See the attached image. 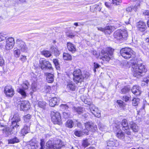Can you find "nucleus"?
Masks as SVG:
<instances>
[{
  "mask_svg": "<svg viewBox=\"0 0 149 149\" xmlns=\"http://www.w3.org/2000/svg\"><path fill=\"white\" fill-rule=\"evenodd\" d=\"M131 70L133 76L137 78H139L141 74L145 73L147 71L145 66L142 64L137 65L136 59L131 60Z\"/></svg>",
  "mask_w": 149,
  "mask_h": 149,
  "instance_id": "1",
  "label": "nucleus"
},
{
  "mask_svg": "<svg viewBox=\"0 0 149 149\" xmlns=\"http://www.w3.org/2000/svg\"><path fill=\"white\" fill-rule=\"evenodd\" d=\"M90 74L86 71L84 72L83 74L80 69H75L73 72V79L76 83H81L84 79H87L89 76Z\"/></svg>",
  "mask_w": 149,
  "mask_h": 149,
  "instance_id": "2",
  "label": "nucleus"
},
{
  "mask_svg": "<svg viewBox=\"0 0 149 149\" xmlns=\"http://www.w3.org/2000/svg\"><path fill=\"white\" fill-rule=\"evenodd\" d=\"M113 49L110 47H107L105 49L102 50L100 53L98 57L100 59L102 60L103 62H108L113 54Z\"/></svg>",
  "mask_w": 149,
  "mask_h": 149,
  "instance_id": "3",
  "label": "nucleus"
},
{
  "mask_svg": "<svg viewBox=\"0 0 149 149\" xmlns=\"http://www.w3.org/2000/svg\"><path fill=\"white\" fill-rule=\"evenodd\" d=\"M12 120V130L15 132H17L18 129H19V124L18 122L20 120V118L18 112H15L14 114Z\"/></svg>",
  "mask_w": 149,
  "mask_h": 149,
  "instance_id": "4",
  "label": "nucleus"
},
{
  "mask_svg": "<svg viewBox=\"0 0 149 149\" xmlns=\"http://www.w3.org/2000/svg\"><path fill=\"white\" fill-rule=\"evenodd\" d=\"M47 149H59L64 146L63 143L59 139L56 140L54 143L52 144L51 141L47 142L46 144Z\"/></svg>",
  "mask_w": 149,
  "mask_h": 149,
  "instance_id": "5",
  "label": "nucleus"
},
{
  "mask_svg": "<svg viewBox=\"0 0 149 149\" xmlns=\"http://www.w3.org/2000/svg\"><path fill=\"white\" fill-rule=\"evenodd\" d=\"M127 36V33L125 30H118L114 34V38L118 40H121L125 39Z\"/></svg>",
  "mask_w": 149,
  "mask_h": 149,
  "instance_id": "6",
  "label": "nucleus"
},
{
  "mask_svg": "<svg viewBox=\"0 0 149 149\" xmlns=\"http://www.w3.org/2000/svg\"><path fill=\"white\" fill-rule=\"evenodd\" d=\"M29 86V83L28 81H25L22 84L21 86H19L17 88V91L22 95L23 98H25L27 96L25 90L28 89Z\"/></svg>",
  "mask_w": 149,
  "mask_h": 149,
  "instance_id": "7",
  "label": "nucleus"
},
{
  "mask_svg": "<svg viewBox=\"0 0 149 149\" xmlns=\"http://www.w3.org/2000/svg\"><path fill=\"white\" fill-rule=\"evenodd\" d=\"M16 44L17 47L22 52H26L28 51L27 47L25 43L22 40L19 39L16 40Z\"/></svg>",
  "mask_w": 149,
  "mask_h": 149,
  "instance_id": "8",
  "label": "nucleus"
},
{
  "mask_svg": "<svg viewBox=\"0 0 149 149\" xmlns=\"http://www.w3.org/2000/svg\"><path fill=\"white\" fill-rule=\"evenodd\" d=\"M51 120L54 124H57L61 120L60 113L55 111H52L51 113Z\"/></svg>",
  "mask_w": 149,
  "mask_h": 149,
  "instance_id": "9",
  "label": "nucleus"
},
{
  "mask_svg": "<svg viewBox=\"0 0 149 149\" xmlns=\"http://www.w3.org/2000/svg\"><path fill=\"white\" fill-rule=\"evenodd\" d=\"M4 93L7 97H11L14 94V89L10 85H7L4 88Z\"/></svg>",
  "mask_w": 149,
  "mask_h": 149,
  "instance_id": "10",
  "label": "nucleus"
},
{
  "mask_svg": "<svg viewBox=\"0 0 149 149\" xmlns=\"http://www.w3.org/2000/svg\"><path fill=\"white\" fill-rule=\"evenodd\" d=\"M39 62L40 67L42 69L45 68L50 69L52 68L51 63L44 58L40 59Z\"/></svg>",
  "mask_w": 149,
  "mask_h": 149,
  "instance_id": "11",
  "label": "nucleus"
},
{
  "mask_svg": "<svg viewBox=\"0 0 149 149\" xmlns=\"http://www.w3.org/2000/svg\"><path fill=\"white\" fill-rule=\"evenodd\" d=\"M130 49L125 47L122 49L120 51L121 55L125 58L129 59L130 58Z\"/></svg>",
  "mask_w": 149,
  "mask_h": 149,
  "instance_id": "12",
  "label": "nucleus"
},
{
  "mask_svg": "<svg viewBox=\"0 0 149 149\" xmlns=\"http://www.w3.org/2000/svg\"><path fill=\"white\" fill-rule=\"evenodd\" d=\"M89 108L92 113L97 118H99L101 116L100 111L94 105H92L90 106Z\"/></svg>",
  "mask_w": 149,
  "mask_h": 149,
  "instance_id": "13",
  "label": "nucleus"
},
{
  "mask_svg": "<svg viewBox=\"0 0 149 149\" xmlns=\"http://www.w3.org/2000/svg\"><path fill=\"white\" fill-rule=\"evenodd\" d=\"M121 125L122 126V130L124 131L125 133L127 135H130V129L129 128L127 120L125 119L123 120L122 122Z\"/></svg>",
  "mask_w": 149,
  "mask_h": 149,
  "instance_id": "14",
  "label": "nucleus"
},
{
  "mask_svg": "<svg viewBox=\"0 0 149 149\" xmlns=\"http://www.w3.org/2000/svg\"><path fill=\"white\" fill-rule=\"evenodd\" d=\"M30 107L29 102L27 101H22L21 102L20 110L26 111L29 110Z\"/></svg>",
  "mask_w": 149,
  "mask_h": 149,
  "instance_id": "15",
  "label": "nucleus"
},
{
  "mask_svg": "<svg viewBox=\"0 0 149 149\" xmlns=\"http://www.w3.org/2000/svg\"><path fill=\"white\" fill-rule=\"evenodd\" d=\"M136 26L138 30L142 32L145 31L146 28V23L141 21L137 23Z\"/></svg>",
  "mask_w": 149,
  "mask_h": 149,
  "instance_id": "16",
  "label": "nucleus"
},
{
  "mask_svg": "<svg viewBox=\"0 0 149 149\" xmlns=\"http://www.w3.org/2000/svg\"><path fill=\"white\" fill-rule=\"evenodd\" d=\"M67 47L68 50L72 53H74L76 51V46L73 44L69 42L67 44Z\"/></svg>",
  "mask_w": 149,
  "mask_h": 149,
  "instance_id": "17",
  "label": "nucleus"
},
{
  "mask_svg": "<svg viewBox=\"0 0 149 149\" xmlns=\"http://www.w3.org/2000/svg\"><path fill=\"white\" fill-rule=\"evenodd\" d=\"M59 102V100L56 97L51 98L49 100V105L52 107H54Z\"/></svg>",
  "mask_w": 149,
  "mask_h": 149,
  "instance_id": "18",
  "label": "nucleus"
},
{
  "mask_svg": "<svg viewBox=\"0 0 149 149\" xmlns=\"http://www.w3.org/2000/svg\"><path fill=\"white\" fill-rule=\"evenodd\" d=\"M139 87L137 85L134 86L131 90L132 93L136 95H139L141 92L139 90Z\"/></svg>",
  "mask_w": 149,
  "mask_h": 149,
  "instance_id": "19",
  "label": "nucleus"
},
{
  "mask_svg": "<svg viewBox=\"0 0 149 149\" xmlns=\"http://www.w3.org/2000/svg\"><path fill=\"white\" fill-rule=\"evenodd\" d=\"M76 86L75 84L72 82L69 83L67 86V89L69 91H74L75 90Z\"/></svg>",
  "mask_w": 149,
  "mask_h": 149,
  "instance_id": "20",
  "label": "nucleus"
},
{
  "mask_svg": "<svg viewBox=\"0 0 149 149\" xmlns=\"http://www.w3.org/2000/svg\"><path fill=\"white\" fill-rule=\"evenodd\" d=\"M46 79L49 83H52L54 80V75L50 73H46Z\"/></svg>",
  "mask_w": 149,
  "mask_h": 149,
  "instance_id": "21",
  "label": "nucleus"
},
{
  "mask_svg": "<svg viewBox=\"0 0 149 149\" xmlns=\"http://www.w3.org/2000/svg\"><path fill=\"white\" fill-rule=\"evenodd\" d=\"M115 28L112 26H108L105 28V33L109 34Z\"/></svg>",
  "mask_w": 149,
  "mask_h": 149,
  "instance_id": "22",
  "label": "nucleus"
},
{
  "mask_svg": "<svg viewBox=\"0 0 149 149\" xmlns=\"http://www.w3.org/2000/svg\"><path fill=\"white\" fill-rule=\"evenodd\" d=\"M92 124V123L91 122H88L85 123L86 129H84V131L85 132V133L86 134H88V132L89 131H90Z\"/></svg>",
  "mask_w": 149,
  "mask_h": 149,
  "instance_id": "23",
  "label": "nucleus"
},
{
  "mask_svg": "<svg viewBox=\"0 0 149 149\" xmlns=\"http://www.w3.org/2000/svg\"><path fill=\"white\" fill-rule=\"evenodd\" d=\"M29 131V128L28 126L24 125V127L22 129L21 132V134L22 136H24L27 134Z\"/></svg>",
  "mask_w": 149,
  "mask_h": 149,
  "instance_id": "24",
  "label": "nucleus"
},
{
  "mask_svg": "<svg viewBox=\"0 0 149 149\" xmlns=\"http://www.w3.org/2000/svg\"><path fill=\"white\" fill-rule=\"evenodd\" d=\"M116 141L114 139H111L107 141V146L110 147H113L114 146H116Z\"/></svg>",
  "mask_w": 149,
  "mask_h": 149,
  "instance_id": "25",
  "label": "nucleus"
},
{
  "mask_svg": "<svg viewBox=\"0 0 149 149\" xmlns=\"http://www.w3.org/2000/svg\"><path fill=\"white\" fill-rule=\"evenodd\" d=\"M4 133H5L7 136L13 133H16L12 130V125L11 126V128L9 127H7L3 130Z\"/></svg>",
  "mask_w": 149,
  "mask_h": 149,
  "instance_id": "26",
  "label": "nucleus"
},
{
  "mask_svg": "<svg viewBox=\"0 0 149 149\" xmlns=\"http://www.w3.org/2000/svg\"><path fill=\"white\" fill-rule=\"evenodd\" d=\"M85 132L75 130L74 131V134L76 136L80 137L82 136L84 134H86L85 133Z\"/></svg>",
  "mask_w": 149,
  "mask_h": 149,
  "instance_id": "27",
  "label": "nucleus"
},
{
  "mask_svg": "<svg viewBox=\"0 0 149 149\" xmlns=\"http://www.w3.org/2000/svg\"><path fill=\"white\" fill-rule=\"evenodd\" d=\"M72 102L68 103L67 104H62L61 105V107L63 109L65 110H68V108L72 107Z\"/></svg>",
  "mask_w": 149,
  "mask_h": 149,
  "instance_id": "28",
  "label": "nucleus"
},
{
  "mask_svg": "<svg viewBox=\"0 0 149 149\" xmlns=\"http://www.w3.org/2000/svg\"><path fill=\"white\" fill-rule=\"evenodd\" d=\"M74 125V122L71 120H68L66 123V127L70 128H72Z\"/></svg>",
  "mask_w": 149,
  "mask_h": 149,
  "instance_id": "29",
  "label": "nucleus"
},
{
  "mask_svg": "<svg viewBox=\"0 0 149 149\" xmlns=\"http://www.w3.org/2000/svg\"><path fill=\"white\" fill-rule=\"evenodd\" d=\"M19 142V140L17 137H15L13 138H12L8 140V143L14 144L15 143H18Z\"/></svg>",
  "mask_w": 149,
  "mask_h": 149,
  "instance_id": "30",
  "label": "nucleus"
},
{
  "mask_svg": "<svg viewBox=\"0 0 149 149\" xmlns=\"http://www.w3.org/2000/svg\"><path fill=\"white\" fill-rule=\"evenodd\" d=\"M51 51L54 53L56 55H58L59 54V52L58 50L56 47L52 46L50 48Z\"/></svg>",
  "mask_w": 149,
  "mask_h": 149,
  "instance_id": "31",
  "label": "nucleus"
},
{
  "mask_svg": "<svg viewBox=\"0 0 149 149\" xmlns=\"http://www.w3.org/2000/svg\"><path fill=\"white\" fill-rule=\"evenodd\" d=\"M63 57L64 60H71L72 59V57L71 55L67 53L63 54Z\"/></svg>",
  "mask_w": 149,
  "mask_h": 149,
  "instance_id": "32",
  "label": "nucleus"
},
{
  "mask_svg": "<svg viewBox=\"0 0 149 149\" xmlns=\"http://www.w3.org/2000/svg\"><path fill=\"white\" fill-rule=\"evenodd\" d=\"M31 115L29 114H27L24 116L23 119L25 123H29L31 118Z\"/></svg>",
  "mask_w": 149,
  "mask_h": 149,
  "instance_id": "33",
  "label": "nucleus"
},
{
  "mask_svg": "<svg viewBox=\"0 0 149 149\" xmlns=\"http://www.w3.org/2000/svg\"><path fill=\"white\" fill-rule=\"evenodd\" d=\"M131 128H132L133 131L134 132H137L139 130L138 126L135 123H133L131 125Z\"/></svg>",
  "mask_w": 149,
  "mask_h": 149,
  "instance_id": "34",
  "label": "nucleus"
},
{
  "mask_svg": "<svg viewBox=\"0 0 149 149\" xmlns=\"http://www.w3.org/2000/svg\"><path fill=\"white\" fill-rule=\"evenodd\" d=\"M42 54L46 57H49L51 56L50 52L47 50L42 51Z\"/></svg>",
  "mask_w": 149,
  "mask_h": 149,
  "instance_id": "35",
  "label": "nucleus"
},
{
  "mask_svg": "<svg viewBox=\"0 0 149 149\" xmlns=\"http://www.w3.org/2000/svg\"><path fill=\"white\" fill-rule=\"evenodd\" d=\"M130 90V87L129 86H125L121 90V93L123 94H125L128 93Z\"/></svg>",
  "mask_w": 149,
  "mask_h": 149,
  "instance_id": "36",
  "label": "nucleus"
},
{
  "mask_svg": "<svg viewBox=\"0 0 149 149\" xmlns=\"http://www.w3.org/2000/svg\"><path fill=\"white\" fill-rule=\"evenodd\" d=\"M19 49H18L17 48H15L14 49V54L16 57H19L20 54V51Z\"/></svg>",
  "mask_w": 149,
  "mask_h": 149,
  "instance_id": "37",
  "label": "nucleus"
},
{
  "mask_svg": "<svg viewBox=\"0 0 149 149\" xmlns=\"http://www.w3.org/2000/svg\"><path fill=\"white\" fill-rule=\"evenodd\" d=\"M74 111L77 112L79 114H81L83 113V109L81 107H79L77 108L74 107Z\"/></svg>",
  "mask_w": 149,
  "mask_h": 149,
  "instance_id": "38",
  "label": "nucleus"
},
{
  "mask_svg": "<svg viewBox=\"0 0 149 149\" xmlns=\"http://www.w3.org/2000/svg\"><path fill=\"white\" fill-rule=\"evenodd\" d=\"M139 100L140 99L139 98H134L132 101V105L134 106H137Z\"/></svg>",
  "mask_w": 149,
  "mask_h": 149,
  "instance_id": "39",
  "label": "nucleus"
},
{
  "mask_svg": "<svg viewBox=\"0 0 149 149\" xmlns=\"http://www.w3.org/2000/svg\"><path fill=\"white\" fill-rule=\"evenodd\" d=\"M6 43L10 44H11L14 45V40L13 38L9 37L7 39Z\"/></svg>",
  "mask_w": 149,
  "mask_h": 149,
  "instance_id": "40",
  "label": "nucleus"
},
{
  "mask_svg": "<svg viewBox=\"0 0 149 149\" xmlns=\"http://www.w3.org/2000/svg\"><path fill=\"white\" fill-rule=\"evenodd\" d=\"M124 134L120 131L116 134V136L119 139H122L124 137Z\"/></svg>",
  "mask_w": 149,
  "mask_h": 149,
  "instance_id": "41",
  "label": "nucleus"
},
{
  "mask_svg": "<svg viewBox=\"0 0 149 149\" xmlns=\"http://www.w3.org/2000/svg\"><path fill=\"white\" fill-rule=\"evenodd\" d=\"M38 106L40 108H44L46 105V102L44 101H39L38 102Z\"/></svg>",
  "mask_w": 149,
  "mask_h": 149,
  "instance_id": "42",
  "label": "nucleus"
},
{
  "mask_svg": "<svg viewBox=\"0 0 149 149\" xmlns=\"http://www.w3.org/2000/svg\"><path fill=\"white\" fill-rule=\"evenodd\" d=\"M99 128L102 131H107V127L105 125L102 124H100L99 125Z\"/></svg>",
  "mask_w": 149,
  "mask_h": 149,
  "instance_id": "43",
  "label": "nucleus"
},
{
  "mask_svg": "<svg viewBox=\"0 0 149 149\" xmlns=\"http://www.w3.org/2000/svg\"><path fill=\"white\" fill-rule=\"evenodd\" d=\"M35 140H32L30 142V145L33 148H32V149H34V148H35V146H37V145L36 144V143L35 142Z\"/></svg>",
  "mask_w": 149,
  "mask_h": 149,
  "instance_id": "44",
  "label": "nucleus"
},
{
  "mask_svg": "<svg viewBox=\"0 0 149 149\" xmlns=\"http://www.w3.org/2000/svg\"><path fill=\"white\" fill-rule=\"evenodd\" d=\"M14 46V45L11 44L6 43V45L5 46V49L7 50H9L12 48Z\"/></svg>",
  "mask_w": 149,
  "mask_h": 149,
  "instance_id": "45",
  "label": "nucleus"
},
{
  "mask_svg": "<svg viewBox=\"0 0 149 149\" xmlns=\"http://www.w3.org/2000/svg\"><path fill=\"white\" fill-rule=\"evenodd\" d=\"M97 129L96 125L92 123V125L90 129V131L94 132Z\"/></svg>",
  "mask_w": 149,
  "mask_h": 149,
  "instance_id": "46",
  "label": "nucleus"
},
{
  "mask_svg": "<svg viewBox=\"0 0 149 149\" xmlns=\"http://www.w3.org/2000/svg\"><path fill=\"white\" fill-rule=\"evenodd\" d=\"M6 35L3 33H0V42L5 40L6 38Z\"/></svg>",
  "mask_w": 149,
  "mask_h": 149,
  "instance_id": "47",
  "label": "nucleus"
},
{
  "mask_svg": "<svg viewBox=\"0 0 149 149\" xmlns=\"http://www.w3.org/2000/svg\"><path fill=\"white\" fill-rule=\"evenodd\" d=\"M89 145V143L88 141V140L86 139V140H84L82 143V145L84 146V148H85L87 146H88Z\"/></svg>",
  "mask_w": 149,
  "mask_h": 149,
  "instance_id": "48",
  "label": "nucleus"
},
{
  "mask_svg": "<svg viewBox=\"0 0 149 149\" xmlns=\"http://www.w3.org/2000/svg\"><path fill=\"white\" fill-rule=\"evenodd\" d=\"M63 117L65 118H67L70 117V112H64L63 113Z\"/></svg>",
  "mask_w": 149,
  "mask_h": 149,
  "instance_id": "49",
  "label": "nucleus"
},
{
  "mask_svg": "<svg viewBox=\"0 0 149 149\" xmlns=\"http://www.w3.org/2000/svg\"><path fill=\"white\" fill-rule=\"evenodd\" d=\"M53 62L55 65L56 68H59V63L58 59H54Z\"/></svg>",
  "mask_w": 149,
  "mask_h": 149,
  "instance_id": "50",
  "label": "nucleus"
},
{
  "mask_svg": "<svg viewBox=\"0 0 149 149\" xmlns=\"http://www.w3.org/2000/svg\"><path fill=\"white\" fill-rule=\"evenodd\" d=\"M36 84L35 82H34L33 83H32L31 88L33 92H35L36 90Z\"/></svg>",
  "mask_w": 149,
  "mask_h": 149,
  "instance_id": "51",
  "label": "nucleus"
},
{
  "mask_svg": "<svg viewBox=\"0 0 149 149\" xmlns=\"http://www.w3.org/2000/svg\"><path fill=\"white\" fill-rule=\"evenodd\" d=\"M19 59L23 63L25 62L27 60L26 56L22 55L21 56Z\"/></svg>",
  "mask_w": 149,
  "mask_h": 149,
  "instance_id": "52",
  "label": "nucleus"
},
{
  "mask_svg": "<svg viewBox=\"0 0 149 149\" xmlns=\"http://www.w3.org/2000/svg\"><path fill=\"white\" fill-rule=\"evenodd\" d=\"M45 145V142L44 140L43 139H41L40 140V145L41 146V149H43Z\"/></svg>",
  "mask_w": 149,
  "mask_h": 149,
  "instance_id": "53",
  "label": "nucleus"
},
{
  "mask_svg": "<svg viewBox=\"0 0 149 149\" xmlns=\"http://www.w3.org/2000/svg\"><path fill=\"white\" fill-rule=\"evenodd\" d=\"M122 2L121 0H113V3L116 5L119 4L120 3Z\"/></svg>",
  "mask_w": 149,
  "mask_h": 149,
  "instance_id": "54",
  "label": "nucleus"
},
{
  "mask_svg": "<svg viewBox=\"0 0 149 149\" xmlns=\"http://www.w3.org/2000/svg\"><path fill=\"white\" fill-rule=\"evenodd\" d=\"M142 82L146 83V84H148L149 82V76L146 77L144 78Z\"/></svg>",
  "mask_w": 149,
  "mask_h": 149,
  "instance_id": "55",
  "label": "nucleus"
},
{
  "mask_svg": "<svg viewBox=\"0 0 149 149\" xmlns=\"http://www.w3.org/2000/svg\"><path fill=\"white\" fill-rule=\"evenodd\" d=\"M117 103H118V105H119V106L120 107H123V102L121 100H118L117 101Z\"/></svg>",
  "mask_w": 149,
  "mask_h": 149,
  "instance_id": "56",
  "label": "nucleus"
},
{
  "mask_svg": "<svg viewBox=\"0 0 149 149\" xmlns=\"http://www.w3.org/2000/svg\"><path fill=\"white\" fill-rule=\"evenodd\" d=\"M143 14L145 16H147L148 18H149V10H147L144 11L143 12Z\"/></svg>",
  "mask_w": 149,
  "mask_h": 149,
  "instance_id": "57",
  "label": "nucleus"
},
{
  "mask_svg": "<svg viewBox=\"0 0 149 149\" xmlns=\"http://www.w3.org/2000/svg\"><path fill=\"white\" fill-rule=\"evenodd\" d=\"M51 91V87L49 86H46L45 88V92L47 93H49Z\"/></svg>",
  "mask_w": 149,
  "mask_h": 149,
  "instance_id": "58",
  "label": "nucleus"
},
{
  "mask_svg": "<svg viewBox=\"0 0 149 149\" xmlns=\"http://www.w3.org/2000/svg\"><path fill=\"white\" fill-rule=\"evenodd\" d=\"M135 56V52L131 49V58L132 56L133 58H134Z\"/></svg>",
  "mask_w": 149,
  "mask_h": 149,
  "instance_id": "59",
  "label": "nucleus"
},
{
  "mask_svg": "<svg viewBox=\"0 0 149 149\" xmlns=\"http://www.w3.org/2000/svg\"><path fill=\"white\" fill-rule=\"evenodd\" d=\"M94 68H97L100 67V65L97 63L94 62L93 64Z\"/></svg>",
  "mask_w": 149,
  "mask_h": 149,
  "instance_id": "60",
  "label": "nucleus"
},
{
  "mask_svg": "<svg viewBox=\"0 0 149 149\" xmlns=\"http://www.w3.org/2000/svg\"><path fill=\"white\" fill-rule=\"evenodd\" d=\"M123 100L125 102H127L129 100V97L127 96H124L123 97Z\"/></svg>",
  "mask_w": 149,
  "mask_h": 149,
  "instance_id": "61",
  "label": "nucleus"
},
{
  "mask_svg": "<svg viewBox=\"0 0 149 149\" xmlns=\"http://www.w3.org/2000/svg\"><path fill=\"white\" fill-rule=\"evenodd\" d=\"M97 28L98 30L103 32L105 33V28H103L102 27H97Z\"/></svg>",
  "mask_w": 149,
  "mask_h": 149,
  "instance_id": "62",
  "label": "nucleus"
},
{
  "mask_svg": "<svg viewBox=\"0 0 149 149\" xmlns=\"http://www.w3.org/2000/svg\"><path fill=\"white\" fill-rule=\"evenodd\" d=\"M77 126L80 127V128H81V123L79 122V123H78L77 124Z\"/></svg>",
  "mask_w": 149,
  "mask_h": 149,
  "instance_id": "63",
  "label": "nucleus"
},
{
  "mask_svg": "<svg viewBox=\"0 0 149 149\" xmlns=\"http://www.w3.org/2000/svg\"><path fill=\"white\" fill-rule=\"evenodd\" d=\"M132 149H143V148L141 147H139L136 148H132Z\"/></svg>",
  "mask_w": 149,
  "mask_h": 149,
  "instance_id": "64",
  "label": "nucleus"
}]
</instances>
